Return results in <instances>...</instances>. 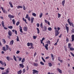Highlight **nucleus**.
<instances>
[{
    "label": "nucleus",
    "instance_id": "f257e3e1",
    "mask_svg": "<svg viewBox=\"0 0 74 74\" xmlns=\"http://www.w3.org/2000/svg\"><path fill=\"white\" fill-rule=\"evenodd\" d=\"M55 36H58V34H59V30H55Z\"/></svg>",
    "mask_w": 74,
    "mask_h": 74
},
{
    "label": "nucleus",
    "instance_id": "f03ea898",
    "mask_svg": "<svg viewBox=\"0 0 74 74\" xmlns=\"http://www.w3.org/2000/svg\"><path fill=\"white\" fill-rule=\"evenodd\" d=\"M8 73H9V71L8 70H7L5 72L2 73V74H8Z\"/></svg>",
    "mask_w": 74,
    "mask_h": 74
},
{
    "label": "nucleus",
    "instance_id": "7ed1b4c3",
    "mask_svg": "<svg viewBox=\"0 0 74 74\" xmlns=\"http://www.w3.org/2000/svg\"><path fill=\"white\" fill-rule=\"evenodd\" d=\"M0 63H1L2 65H4V64H5L4 66H6V64H5V63L4 62L1 61H0Z\"/></svg>",
    "mask_w": 74,
    "mask_h": 74
},
{
    "label": "nucleus",
    "instance_id": "20e7f679",
    "mask_svg": "<svg viewBox=\"0 0 74 74\" xmlns=\"http://www.w3.org/2000/svg\"><path fill=\"white\" fill-rule=\"evenodd\" d=\"M8 16L9 18H10L11 19V18H14V16L13 15H12L11 14H9L8 15Z\"/></svg>",
    "mask_w": 74,
    "mask_h": 74
},
{
    "label": "nucleus",
    "instance_id": "39448f33",
    "mask_svg": "<svg viewBox=\"0 0 74 74\" xmlns=\"http://www.w3.org/2000/svg\"><path fill=\"white\" fill-rule=\"evenodd\" d=\"M25 18H27L28 21H30V18L28 14H27L26 16L25 17Z\"/></svg>",
    "mask_w": 74,
    "mask_h": 74
},
{
    "label": "nucleus",
    "instance_id": "423d86ee",
    "mask_svg": "<svg viewBox=\"0 0 74 74\" xmlns=\"http://www.w3.org/2000/svg\"><path fill=\"white\" fill-rule=\"evenodd\" d=\"M8 34L9 36H11L12 35V32L10 30H9L8 32Z\"/></svg>",
    "mask_w": 74,
    "mask_h": 74
},
{
    "label": "nucleus",
    "instance_id": "0eeeda50",
    "mask_svg": "<svg viewBox=\"0 0 74 74\" xmlns=\"http://www.w3.org/2000/svg\"><path fill=\"white\" fill-rule=\"evenodd\" d=\"M33 74H36V73H38V71H37L36 70H33Z\"/></svg>",
    "mask_w": 74,
    "mask_h": 74
},
{
    "label": "nucleus",
    "instance_id": "6e6552de",
    "mask_svg": "<svg viewBox=\"0 0 74 74\" xmlns=\"http://www.w3.org/2000/svg\"><path fill=\"white\" fill-rule=\"evenodd\" d=\"M48 44H46L45 45V47L47 49V50H48Z\"/></svg>",
    "mask_w": 74,
    "mask_h": 74
},
{
    "label": "nucleus",
    "instance_id": "1a4fd4ad",
    "mask_svg": "<svg viewBox=\"0 0 74 74\" xmlns=\"http://www.w3.org/2000/svg\"><path fill=\"white\" fill-rule=\"evenodd\" d=\"M43 29H44L43 30V31H44V32L46 31L47 30V27L45 26H44Z\"/></svg>",
    "mask_w": 74,
    "mask_h": 74
},
{
    "label": "nucleus",
    "instance_id": "9d476101",
    "mask_svg": "<svg viewBox=\"0 0 74 74\" xmlns=\"http://www.w3.org/2000/svg\"><path fill=\"white\" fill-rule=\"evenodd\" d=\"M9 4L10 5V7L11 8H13V5H12V3L11 2H9Z\"/></svg>",
    "mask_w": 74,
    "mask_h": 74
},
{
    "label": "nucleus",
    "instance_id": "9b49d317",
    "mask_svg": "<svg viewBox=\"0 0 74 74\" xmlns=\"http://www.w3.org/2000/svg\"><path fill=\"white\" fill-rule=\"evenodd\" d=\"M66 31L67 32V33H69V27H67V26H66Z\"/></svg>",
    "mask_w": 74,
    "mask_h": 74
},
{
    "label": "nucleus",
    "instance_id": "f8f14e48",
    "mask_svg": "<svg viewBox=\"0 0 74 74\" xmlns=\"http://www.w3.org/2000/svg\"><path fill=\"white\" fill-rule=\"evenodd\" d=\"M71 39H72V40L71 41H73L74 40V35H72Z\"/></svg>",
    "mask_w": 74,
    "mask_h": 74
},
{
    "label": "nucleus",
    "instance_id": "ddd939ff",
    "mask_svg": "<svg viewBox=\"0 0 74 74\" xmlns=\"http://www.w3.org/2000/svg\"><path fill=\"white\" fill-rule=\"evenodd\" d=\"M57 70L60 73H61V74L62 73V70H61L59 68H58Z\"/></svg>",
    "mask_w": 74,
    "mask_h": 74
},
{
    "label": "nucleus",
    "instance_id": "4468645a",
    "mask_svg": "<svg viewBox=\"0 0 74 74\" xmlns=\"http://www.w3.org/2000/svg\"><path fill=\"white\" fill-rule=\"evenodd\" d=\"M13 44H14V40H11L10 43V44L11 45H13Z\"/></svg>",
    "mask_w": 74,
    "mask_h": 74
},
{
    "label": "nucleus",
    "instance_id": "2eb2a0df",
    "mask_svg": "<svg viewBox=\"0 0 74 74\" xmlns=\"http://www.w3.org/2000/svg\"><path fill=\"white\" fill-rule=\"evenodd\" d=\"M23 29L24 31H25V32H26V31H27V27H24Z\"/></svg>",
    "mask_w": 74,
    "mask_h": 74
},
{
    "label": "nucleus",
    "instance_id": "dca6fc26",
    "mask_svg": "<svg viewBox=\"0 0 74 74\" xmlns=\"http://www.w3.org/2000/svg\"><path fill=\"white\" fill-rule=\"evenodd\" d=\"M31 23H32L33 22V21H34V18L33 17H32L31 19Z\"/></svg>",
    "mask_w": 74,
    "mask_h": 74
},
{
    "label": "nucleus",
    "instance_id": "f3484780",
    "mask_svg": "<svg viewBox=\"0 0 74 74\" xmlns=\"http://www.w3.org/2000/svg\"><path fill=\"white\" fill-rule=\"evenodd\" d=\"M19 29H20V31L21 33H23V32H22V27H21V26H19Z\"/></svg>",
    "mask_w": 74,
    "mask_h": 74
},
{
    "label": "nucleus",
    "instance_id": "a211bd4d",
    "mask_svg": "<svg viewBox=\"0 0 74 74\" xmlns=\"http://www.w3.org/2000/svg\"><path fill=\"white\" fill-rule=\"evenodd\" d=\"M64 4H65V0H64L62 2V4L63 6H64Z\"/></svg>",
    "mask_w": 74,
    "mask_h": 74
},
{
    "label": "nucleus",
    "instance_id": "6ab92c4d",
    "mask_svg": "<svg viewBox=\"0 0 74 74\" xmlns=\"http://www.w3.org/2000/svg\"><path fill=\"white\" fill-rule=\"evenodd\" d=\"M34 65V66H36V67L37 66H38V63H34L33 64Z\"/></svg>",
    "mask_w": 74,
    "mask_h": 74
},
{
    "label": "nucleus",
    "instance_id": "aec40b11",
    "mask_svg": "<svg viewBox=\"0 0 74 74\" xmlns=\"http://www.w3.org/2000/svg\"><path fill=\"white\" fill-rule=\"evenodd\" d=\"M22 73V71L21 70L17 72L18 74H21Z\"/></svg>",
    "mask_w": 74,
    "mask_h": 74
},
{
    "label": "nucleus",
    "instance_id": "412c9836",
    "mask_svg": "<svg viewBox=\"0 0 74 74\" xmlns=\"http://www.w3.org/2000/svg\"><path fill=\"white\" fill-rule=\"evenodd\" d=\"M60 58L59 57L58 58V60L60 62H61V63H62V62H63V61H62V60H60Z\"/></svg>",
    "mask_w": 74,
    "mask_h": 74
},
{
    "label": "nucleus",
    "instance_id": "4be33fe9",
    "mask_svg": "<svg viewBox=\"0 0 74 74\" xmlns=\"http://www.w3.org/2000/svg\"><path fill=\"white\" fill-rule=\"evenodd\" d=\"M19 65L22 68H23V67H24V65L22 64H20Z\"/></svg>",
    "mask_w": 74,
    "mask_h": 74
},
{
    "label": "nucleus",
    "instance_id": "5701e85b",
    "mask_svg": "<svg viewBox=\"0 0 74 74\" xmlns=\"http://www.w3.org/2000/svg\"><path fill=\"white\" fill-rule=\"evenodd\" d=\"M36 29L38 31L37 32H38V34H39V33H40V29H39V28H37Z\"/></svg>",
    "mask_w": 74,
    "mask_h": 74
},
{
    "label": "nucleus",
    "instance_id": "b1692460",
    "mask_svg": "<svg viewBox=\"0 0 74 74\" xmlns=\"http://www.w3.org/2000/svg\"><path fill=\"white\" fill-rule=\"evenodd\" d=\"M13 58H14V60L15 61H16H16H17L16 60V57H15V56L14 55L13 56Z\"/></svg>",
    "mask_w": 74,
    "mask_h": 74
},
{
    "label": "nucleus",
    "instance_id": "393cba45",
    "mask_svg": "<svg viewBox=\"0 0 74 74\" xmlns=\"http://www.w3.org/2000/svg\"><path fill=\"white\" fill-rule=\"evenodd\" d=\"M2 25L3 27H4V21H2Z\"/></svg>",
    "mask_w": 74,
    "mask_h": 74
},
{
    "label": "nucleus",
    "instance_id": "a878e982",
    "mask_svg": "<svg viewBox=\"0 0 74 74\" xmlns=\"http://www.w3.org/2000/svg\"><path fill=\"white\" fill-rule=\"evenodd\" d=\"M12 21L13 22V23L14 25L15 24V20L14 19H13L12 20Z\"/></svg>",
    "mask_w": 74,
    "mask_h": 74
},
{
    "label": "nucleus",
    "instance_id": "bb28decb",
    "mask_svg": "<svg viewBox=\"0 0 74 74\" xmlns=\"http://www.w3.org/2000/svg\"><path fill=\"white\" fill-rule=\"evenodd\" d=\"M25 58H23L21 61V62L22 63H23V62H25Z\"/></svg>",
    "mask_w": 74,
    "mask_h": 74
},
{
    "label": "nucleus",
    "instance_id": "cd10ccee",
    "mask_svg": "<svg viewBox=\"0 0 74 74\" xmlns=\"http://www.w3.org/2000/svg\"><path fill=\"white\" fill-rule=\"evenodd\" d=\"M3 51H6V49L5 47H3Z\"/></svg>",
    "mask_w": 74,
    "mask_h": 74
},
{
    "label": "nucleus",
    "instance_id": "c85d7f7f",
    "mask_svg": "<svg viewBox=\"0 0 74 74\" xmlns=\"http://www.w3.org/2000/svg\"><path fill=\"white\" fill-rule=\"evenodd\" d=\"M17 8H22V6L18 5V6Z\"/></svg>",
    "mask_w": 74,
    "mask_h": 74
},
{
    "label": "nucleus",
    "instance_id": "c756f323",
    "mask_svg": "<svg viewBox=\"0 0 74 74\" xmlns=\"http://www.w3.org/2000/svg\"><path fill=\"white\" fill-rule=\"evenodd\" d=\"M40 27H41V28H42H42H43V25H42V23H41L40 25Z\"/></svg>",
    "mask_w": 74,
    "mask_h": 74
},
{
    "label": "nucleus",
    "instance_id": "7c9ffc66",
    "mask_svg": "<svg viewBox=\"0 0 74 74\" xmlns=\"http://www.w3.org/2000/svg\"><path fill=\"white\" fill-rule=\"evenodd\" d=\"M48 30L49 31H51L52 30V28H51V27H49L48 28Z\"/></svg>",
    "mask_w": 74,
    "mask_h": 74
},
{
    "label": "nucleus",
    "instance_id": "2f4dec72",
    "mask_svg": "<svg viewBox=\"0 0 74 74\" xmlns=\"http://www.w3.org/2000/svg\"><path fill=\"white\" fill-rule=\"evenodd\" d=\"M6 50H7L8 49V48H9V47L8 45H6Z\"/></svg>",
    "mask_w": 74,
    "mask_h": 74
},
{
    "label": "nucleus",
    "instance_id": "473e14b6",
    "mask_svg": "<svg viewBox=\"0 0 74 74\" xmlns=\"http://www.w3.org/2000/svg\"><path fill=\"white\" fill-rule=\"evenodd\" d=\"M22 58L20 57V58L18 59L19 62H21V60H22Z\"/></svg>",
    "mask_w": 74,
    "mask_h": 74
},
{
    "label": "nucleus",
    "instance_id": "72a5a7b5",
    "mask_svg": "<svg viewBox=\"0 0 74 74\" xmlns=\"http://www.w3.org/2000/svg\"><path fill=\"white\" fill-rule=\"evenodd\" d=\"M69 48L71 51H74V48H73L70 47V48Z\"/></svg>",
    "mask_w": 74,
    "mask_h": 74
},
{
    "label": "nucleus",
    "instance_id": "f704fd0d",
    "mask_svg": "<svg viewBox=\"0 0 74 74\" xmlns=\"http://www.w3.org/2000/svg\"><path fill=\"white\" fill-rule=\"evenodd\" d=\"M20 23H19V22L18 21L16 23V26H18L19 25V24Z\"/></svg>",
    "mask_w": 74,
    "mask_h": 74
},
{
    "label": "nucleus",
    "instance_id": "c9c22d12",
    "mask_svg": "<svg viewBox=\"0 0 74 74\" xmlns=\"http://www.w3.org/2000/svg\"><path fill=\"white\" fill-rule=\"evenodd\" d=\"M68 46L69 48H70V47H71V44L69 43Z\"/></svg>",
    "mask_w": 74,
    "mask_h": 74
},
{
    "label": "nucleus",
    "instance_id": "e433bc0d",
    "mask_svg": "<svg viewBox=\"0 0 74 74\" xmlns=\"http://www.w3.org/2000/svg\"><path fill=\"white\" fill-rule=\"evenodd\" d=\"M8 27L9 28V29H11L13 28L12 26H9Z\"/></svg>",
    "mask_w": 74,
    "mask_h": 74
},
{
    "label": "nucleus",
    "instance_id": "4c0bfd02",
    "mask_svg": "<svg viewBox=\"0 0 74 74\" xmlns=\"http://www.w3.org/2000/svg\"><path fill=\"white\" fill-rule=\"evenodd\" d=\"M40 64H41V65H43V66H44V63H43L42 62V61H41L40 62Z\"/></svg>",
    "mask_w": 74,
    "mask_h": 74
},
{
    "label": "nucleus",
    "instance_id": "58836bf2",
    "mask_svg": "<svg viewBox=\"0 0 74 74\" xmlns=\"http://www.w3.org/2000/svg\"><path fill=\"white\" fill-rule=\"evenodd\" d=\"M43 15V14L42 13H40V18H41L42 16V15Z\"/></svg>",
    "mask_w": 74,
    "mask_h": 74
},
{
    "label": "nucleus",
    "instance_id": "ea45409f",
    "mask_svg": "<svg viewBox=\"0 0 74 74\" xmlns=\"http://www.w3.org/2000/svg\"><path fill=\"white\" fill-rule=\"evenodd\" d=\"M61 16V15H60V14L59 13H58V18H59Z\"/></svg>",
    "mask_w": 74,
    "mask_h": 74
},
{
    "label": "nucleus",
    "instance_id": "a19ab883",
    "mask_svg": "<svg viewBox=\"0 0 74 74\" xmlns=\"http://www.w3.org/2000/svg\"><path fill=\"white\" fill-rule=\"evenodd\" d=\"M50 67H51L52 65V64L51 63H48Z\"/></svg>",
    "mask_w": 74,
    "mask_h": 74
},
{
    "label": "nucleus",
    "instance_id": "79ce46f5",
    "mask_svg": "<svg viewBox=\"0 0 74 74\" xmlns=\"http://www.w3.org/2000/svg\"><path fill=\"white\" fill-rule=\"evenodd\" d=\"M16 40L17 41H19V37L18 36H17V38H16Z\"/></svg>",
    "mask_w": 74,
    "mask_h": 74
},
{
    "label": "nucleus",
    "instance_id": "37998d69",
    "mask_svg": "<svg viewBox=\"0 0 74 74\" xmlns=\"http://www.w3.org/2000/svg\"><path fill=\"white\" fill-rule=\"evenodd\" d=\"M47 42L49 44H51V42H50V41L49 40H48L47 41Z\"/></svg>",
    "mask_w": 74,
    "mask_h": 74
},
{
    "label": "nucleus",
    "instance_id": "c03bdc74",
    "mask_svg": "<svg viewBox=\"0 0 74 74\" xmlns=\"http://www.w3.org/2000/svg\"><path fill=\"white\" fill-rule=\"evenodd\" d=\"M7 59L8 60V61H10V57L8 56L7 57Z\"/></svg>",
    "mask_w": 74,
    "mask_h": 74
},
{
    "label": "nucleus",
    "instance_id": "a18cd8bd",
    "mask_svg": "<svg viewBox=\"0 0 74 74\" xmlns=\"http://www.w3.org/2000/svg\"><path fill=\"white\" fill-rule=\"evenodd\" d=\"M42 60L43 61V62H45V59H44V58H43V57H42Z\"/></svg>",
    "mask_w": 74,
    "mask_h": 74
},
{
    "label": "nucleus",
    "instance_id": "49530a36",
    "mask_svg": "<svg viewBox=\"0 0 74 74\" xmlns=\"http://www.w3.org/2000/svg\"><path fill=\"white\" fill-rule=\"evenodd\" d=\"M0 69H1V70H4V68L0 67Z\"/></svg>",
    "mask_w": 74,
    "mask_h": 74
},
{
    "label": "nucleus",
    "instance_id": "de8ad7c7",
    "mask_svg": "<svg viewBox=\"0 0 74 74\" xmlns=\"http://www.w3.org/2000/svg\"><path fill=\"white\" fill-rule=\"evenodd\" d=\"M32 15H33L34 16H36V14L35 13H34L32 14Z\"/></svg>",
    "mask_w": 74,
    "mask_h": 74
},
{
    "label": "nucleus",
    "instance_id": "09e8293b",
    "mask_svg": "<svg viewBox=\"0 0 74 74\" xmlns=\"http://www.w3.org/2000/svg\"><path fill=\"white\" fill-rule=\"evenodd\" d=\"M19 52H20V51H17L16 52V54H18V53H19Z\"/></svg>",
    "mask_w": 74,
    "mask_h": 74
},
{
    "label": "nucleus",
    "instance_id": "8fccbe9b",
    "mask_svg": "<svg viewBox=\"0 0 74 74\" xmlns=\"http://www.w3.org/2000/svg\"><path fill=\"white\" fill-rule=\"evenodd\" d=\"M73 23H71V22H70V23H69V25L70 26H71V25H72V24H73Z\"/></svg>",
    "mask_w": 74,
    "mask_h": 74
},
{
    "label": "nucleus",
    "instance_id": "3c124183",
    "mask_svg": "<svg viewBox=\"0 0 74 74\" xmlns=\"http://www.w3.org/2000/svg\"><path fill=\"white\" fill-rule=\"evenodd\" d=\"M71 54V55L72 56H73V57H74V54L72 52H71L70 53Z\"/></svg>",
    "mask_w": 74,
    "mask_h": 74
},
{
    "label": "nucleus",
    "instance_id": "603ef678",
    "mask_svg": "<svg viewBox=\"0 0 74 74\" xmlns=\"http://www.w3.org/2000/svg\"><path fill=\"white\" fill-rule=\"evenodd\" d=\"M33 37L34 39H36V38H37V37L36 36H33Z\"/></svg>",
    "mask_w": 74,
    "mask_h": 74
},
{
    "label": "nucleus",
    "instance_id": "864d4df0",
    "mask_svg": "<svg viewBox=\"0 0 74 74\" xmlns=\"http://www.w3.org/2000/svg\"><path fill=\"white\" fill-rule=\"evenodd\" d=\"M72 33H74V29H73L72 30H71Z\"/></svg>",
    "mask_w": 74,
    "mask_h": 74
},
{
    "label": "nucleus",
    "instance_id": "5fc2aeb1",
    "mask_svg": "<svg viewBox=\"0 0 74 74\" xmlns=\"http://www.w3.org/2000/svg\"><path fill=\"white\" fill-rule=\"evenodd\" d=\"M27 46L28 47H29L30 45V43H27Z\"/></svg>",
    "mask_w": 74,
    "mask_h": 74
},
{
    "label": "nucleus",
    "instance_id": "6e6d98bb",
    "mask_svg": "<svg viewBox=\"0 0 74 74\" xmlns=\"http://www.w3.org/2000/svg\"><path fill=\"white\" fill-rule=\"evenodd\" d=\"M37 26L38 27H39V26H40V25H39V23H38L37 24Z\"/></svg>",
    "mask_w": 74,
    "mask_h": 74
},
{
    "label": "nucleus",
    "instance_id": "4d7b16f0",
    "mask_svg": "<svg viewBox=\"0 0 74 74\" xmlns=\"http://www.w3.org/2000/svg\"><path fill=\"white\" fill-rule=\"evenodd\" d=\"M23 8L24 10H26V8L25 7V6H24V5L23 6Z\"/></svg>",
    "mask_w": 74,
    "mask_h": 74
},
{
    "label": "nucleus",
    "instance_id": "13d9d810",
    "mask_svg": "<svg viewBox=\"0 0 74 74\" xmlns=\"http://www.w3.org/2000/svg\"><path fill=\"white\" fill-rule=\"evenodd\" d=\"M67 22L68 23H70V20L69 19H68L67 20Z\"/></svg>",
    "mask_w": 74,
    "mask_h": 74
},
{
    "label": "nucleus",
    "instance_id": "bf43d9fd",
    "mask_svg": "<svg viewBox=\"0 0 74 74\" xmlns=\"http://www.w3.org/2000/svg\"><path fill=\"white\" fill-rule=\"evenodd\" d=\"M25 71H25V69H23V73H25Z\"/></svg>",
    "mask_w": 74,
    "mask_h": 74
},
{
    "label": "nucleus",
    "instance_id": "052dcab7",
    "mask_svg": "<svg viewBox=\"0 0 74 74\" xmlns=\"http://www.w3.org/2000/svg\"><path fill=\"white\" fill-rule=\"evenodd\" d=\"M36 55H37V53L35 52V53L34 54V56H36Z\"/></svg>",
    "mask_w": 74,
    "mask_h": 74
},
{
    "label": "nucleus",
    "instance_id": "680f3d73",
    "mask_svg": "<svg viewBox=\"0 0 74 74\" xmlns=\"http://www.w3.org/2000/svg\"><path fill=\"white\" fill-rule=\"evenodd\" d=\"M30 45L31 46V47H33V43H30Z\"/></svg>",
    "mask_w": 74,
    "mask_h": 74
},
{
    "label": "nucleus",
    "instance_id": "e2e57ef3",
    "mask_svg": "<svg viewBox=\"0 0 74 74\" xmlns=\"http://www.w3.org/2000/svg\"><path fill=\"white\" fill-rule=\"evenodd\" d=\"M29 49H31L32 48V49H34V47H29Z\"/></svg>",
    "mask_w": 74,
    "mask_h": 74
},
{
    "label": "nucleus",
    "instance_id": "0e129e2a",
    "mask_svg": "<svg viewBox=\"0 0 74 74\" xmlns=\"http://www.w3.org/2000/svg\"><path fill=\"white\" fill-rule=\"evenodd\" d=\"M45 40V38H42V40H41V41H43L44 40Z\"/></svg>",
    "mask_w": 74,
    "mask_h": 74
},
{
    "label": "nucleus",
    "instance_id": "69168bd1",
    "mask_svg": "<svg viewBox=\"0 0 74 74\" xmlns=\"http://www.w3.org/2000/svg\"><path fill=\"white\" fill-rule=\"evenodd\" d=\"M49 57H46L45 58V59H49Z\"/></svg>",
    "mask_w": 74,
    "mask_h": 74
},
{
    "label": "nucleus",
    "instance_id": "338daca9",
    "mask_svg": "<svg viewBox=\"0 0 74 74\" xmlns=\"http://www.w3.org/2000/svg\"><path fill=\"white\" fill-rule=\"evenodd\" d=\"M45 23H47V22H48V21L47 20H45Z\"/></svg>",
    "mask_w": 74,
    "mask_h": 74
},
{
    "label": "nucleus",
    "instance_id": "774afa93",
    "mask_svg": "<svg viewBox=\"0 0 74 74\" xmlns=\"http://www.w3.org/2000/svg\"><path fill=\"white\" fill-rule=\"evenodd\" d=\"M15 33L16 34H17V31H16V30L15 31Z\"/></svg>",
    "mask_w": 74,
    "mask_h": 74
}]
</instances>
